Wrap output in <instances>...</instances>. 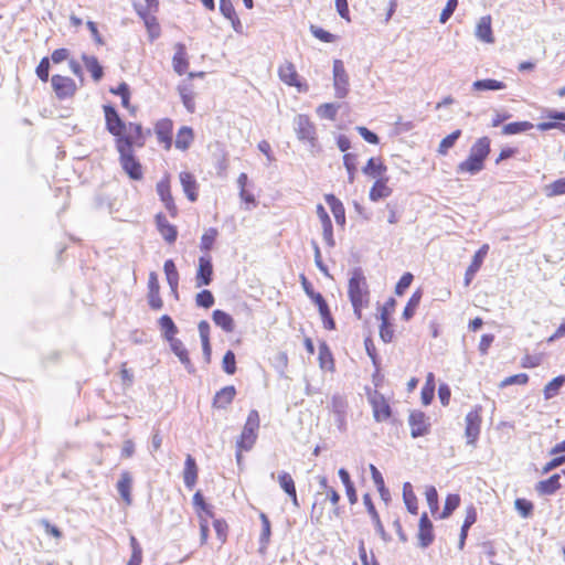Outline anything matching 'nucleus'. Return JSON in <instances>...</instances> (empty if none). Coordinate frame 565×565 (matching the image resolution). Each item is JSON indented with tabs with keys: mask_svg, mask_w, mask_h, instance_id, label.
<instances>
[{
	"mask_svg": "<svg viewBox=\"0 0 565 565\" xmlns=\"http://www.w3.org/2000/svg\"><path fill=\"white\" fill-rule=\"evenodd\" d=\"M333 86L337 98H344L349 93V75L341 60L333 61Z\"/></svg>",
	"mask_w": 565,
	"mask_h": 565,
	"instance_id": "6e6552de",
	"label": "nucleus"
},
{
	"mask_svg": "<svg viewBox=\"0 0 565 565\" xmlns=\"http://www.w3.org/2000/svg\"><path fill=\"white\" fill-rule=\"evenodd\" d=\"M488 250H489V245L488 244H483L473 255L472 257V260L470 263V265L468 266V268L466 269V273H465V286L468 287L473 277L476 276V274L478 273V270L481 268L483 262H484V258L488 254Z\"/></svg>",
	"mask_w": 565,
	"mask_h": 565,
	"instance_id": "f3484780",
	"label": "nucleus"
},
{
	"mask_svg": "<svg viewBox=\"0 0 565 565\" xmlns=\"http://www.w3.org/2000/svg\"><path fill=\"white\" fill-rule=\"evenodd\" d=\"M130 134L126 132V137L129 140L130 148H143L145 147V129L139 122H128Z\"/></svg>",
	"mask_w": 565,
	"mask_h": 565,
	"instance_id": "72a5a7b5",
	"label": "nucleus"
},
{
	"mask_svg": "<svg viewBox=\"0 0 565 565\" xmlns=\"http://www.w3.org/2000/svg\"><path fill=\"white\" fill-rule=\"evenodd\" d=\"M163 271L167 277L168 285L179 284V271L173 259H167L163 264Z\"/></svg>",
	"mask_w": 565,
	"mask_h": 565,
	"instance_id": "e2e57ef3",
	"label": "nucleus"
},
{
	"mask_svg": "<svg viewBox=\"0 0 565 565\" xmlns=\"http://www.w3.org/2000/svg\"><path fill=\"white\" fill-rule=\"evenodd\" d=\"M403 499L407 511L416 515L418 513L417 498L409 482H405L403 486Z\"/></svg>",
	"mask_w": 565,
	"mask_h": 565,
	"instance_id": "c03bdc74",
	"label": "nucleus"
},
{
	"mask_svg": "<svg viewBox=\"0 0 565 565\" xmlns=\"http://www.w3.org/2000/svg\"><path fill=\"white\" fill-rule=\"evenodd\" d=\"M544 193L547 198H554L565 194V177L559 178L552 183L545 185Z\"/></svg>",
	"mask_w": 565,
	"mask_h": 565,
	"instance_id": "4d7b16f0",
	"label": "nucleus"
},
{
	"mask_svg": "<svg viewBox=\"0 0 565 565\" xmlns=\"http://www.w3.org/2000/svg\"><path fill=\"white\" fill-rule=\"evenodd\" d=\"M157 231L168 244L175 243L178 238V227L171 224L162 212L154 216Z\"/></svg>",
	"mask_w": 565,
	"mask_h": 565,
	"instance_id": "dca6fc26",
	"label": "nucleus"
},
{
	"mask_svg": "<svg viewBox=\"0 0 565 565\" xmlns=\"http://www.w3.org/2000/svg\"><path fill=\"white\" fill-rule=\"evenodd\" d=\"M236 393L237 392L234 385L224 386L215 393L212 401V407L216 409H226L227 406L233 403Z\"/></svg>",
	"mask_w": 565,
	"mask_h": 565,
	"instance_id": "412c9836",
	"label": "nucleus"
},
{
	"mask_svg": "<svg viewBox=\"0 0 565 565\" xmlns=\"http://www.w3.org/2000/svg\"><path fill=\"white\" fill-rule=\"evenodd\" d=\"M222 369L223 371L228 374L233 375L237 371L236 366V355L232 350H227L222 359Z\"/></svg>",
	"mask_w": 565,
	"mask_h": 565,
	"instance_id": "052dcab7",
	"label": "nucleus"
},
{
	"mask_svg": "<svg viewBox=\"0 0 565 565\" xmlns=\"http://www.w3.org/2000/svg\"><path fill=\"white\" fill-rule=\"evenodd\" d=\"M213 281V264L210 255L199 257V266L195 275L196 287L209 286Z\"/></svg>",
	"mask_w": 565,
	"mask_h": 565,
	"instance_id": "f8f14e48",
	"label": "nucleus"
},
{
	"mask_svg": "<svg viewBox=\"0 0 565 565\" xmlns=\"http://www.w3.org/2000/svg\"><path fill=\"white\" fill-rule=\"evenodd\" d=\"M469 152L484 163L491 152V139L488 136L478 138L471 146Z\"/></svg>",
	"mask_w": 565,
	"mask_h": 565,
	"instance_id": "e433bc0d",
	"label": "nucleus"
},
{
	"mask_svg": "<svg viewBox=\"0 0 565 565\" xmlns=\"http://www.w3.org/2000/svg\"><path fill=\"white\" fill-rule=\"evenodd\" d=\"M363 503L366 508L367 513L370 514L372 522L374 524L376 533L381 536L384 542H390L392 540L391 535L385 531L383 523L381 521L380 514L373 503L372 497L370 493L363 494Z\"/></svg>",
	"mask_w": 565,
	"mask_h": 565,
	"instance_id": "4468645a",
	"label": "nucleus"
},
{
	"mask_svg": "<svg viewBox=\"0 0 565 565\" xmlns=\"http://www.w3.org/2000/svg\"><path fill=\"white\" fill-rule=\"evenodd\" d=\"M356 158L355 153H344L343 156V166L348 172V181L349 183H353L356 173Z\"/></svg>",
	"mask_w": 565,
	"mask_h": 565,
	"instance_id": "bf43d9fd",
	"label": "nucleus"
},
{
	"mask_svg": "<svg viewBox=\"0 0 565 565\" xmlns=\"http://www.w3.org/2000/svg\"><path fill=\"white\" fill-rule=\"evenodd\" d=\"M387 177L379 178L375 180L369 193V198L372 202H379L380 200L388 198L392 194L393 190L387 185Z\"/></svg>",
	"mask_w": 565,
	"mask_h": 565,
	"instance_id": "c756f323",
	"label": "nucleus"
},
{
	"mask_svg": "<svg viewBox=\"0 0 565 565\" xmlns=\"http://www.w3.org/2000/svg\"><path fill=\"white\" fill-rule=\"evenodd\" d=\"M158 324L164 340L172 342L178 339L175 334L179 332V329L169 315L161 316L158 320Z\"/></svg>",
	"mask_w": 565,
	"mask_h": 565,
	"instance_id": "473e14b6",
	"label": "nucleus"
},
{
	"mask_svg": "<svg viewBox=\"0 0 565 565\" xmlns=\"http://www.w3.org/2000/svg\"><path fill=\"white\" fill-rule=\"evenodd\" d=\"M106 130L115 137V147L129 142L126 137L127 122L121 118L116 106L113 104L103 105Z\"/></svg>",
	"mask_w": 565,
	"mask_h": 565,
	"instance_id": "f257e3e1",
	"label": "nucleus"
},
{
	"mask_svg": "<svg viewBox=\"0 0 565 565\" xmlns=\"http://www.w3.org/2000/svg\"><path fill=\"white\" fill-rule=\"evenodd\" d=\"M51 85L60 100L73 97L77 90V85L73 78L58 74L52 76Z\"/></svg>",
	"mask_w": 565,
	"mask_h": 565,
	"instance_id": "0eeeda50",
	"label": "nucleus"
},
{
	"mask_svg": "<svg viewBox=\"0 0 565 565\" xmlns=\"http://www.w3.org/2000/svg\"><path fill=\"white\" fill-rule=\"evenodd\" d=\"M192 504L200 521L207 520V518L214 519V507L206 502L203 493L200 490L193 494Z\"/></svg>",
	"mask_w": 565,
	"mask_h": 565,
	"instance_id": "4be33fe9",
	"label": "nucleus"
},
{
	"mask_svg": "<svg viewBox=\"0 0 565 565\" xmlns=\"http://www.w3.org/2000/svg\"><path fill=\"white\" fill-rule=\"evenodd\" d=\"M422 297L423 290L420 288H418L412 294L402 313V318L405 321H409L415 316V312L420 303Z\"/></svg>",
	"mask_w": 565,
	"mask_h": 565,
	"instance_id": "79ce46f5",
	"label": "nucleus"
},
{
	"mask_svg": "<svg viewBox=\"0 0 565 565\" xmlns=\"http://www.w3.org/2000/svg\"><path fill=\"white\" fill-rule=\"evenodd\" d=\"M533 127H534L533 124L530 121H526V120L513 121V122L503 125L502 135H505V136L519 135V134L529 131Z\"/></svg>",
	"mask_w": 565,
	"mask_h": 565,
	"instance_id": "de8ad7c7",
	"label": "nucleus"
},
{
	"mask_svg": "<svg viewBox=\"0 0 565 565\" xmlns=\"http://www.w3.org/2000/svg\"><path fill=\"white\" fill-rule=\"evenodd\" d=\"M373 417L376 423H383L392 417V407L382 394H375L370 398Z\"/></svg>",
	"mask_w": 565,
	"mask_h": 565,
	"instance_id": "ddd939ff",
	"label": "nucleus"
},
{
	"mask_svg": "<svg viewBox=\"0 0 565 565\" xmlns=\"http://www.w3.org/2000/svg\"><path fill=\"white\" fill-rule=\"evenodd\" d=\"M179 179L186 199L190 202H195L199 198V184L195 177L189 171H182Z\"/></svg>",
	"mask_w": 565,
	"mask_h": 565,
	"instance_id": "6ab92c4d",
	"label": "nucleus"
},
{
	"mask_svg": "<svg viewBox=\"0 0 565 565\" xmlns=\"http://www.w3.org/2000/svg\"><path fill=\"white\" fill-rule=\"evenodd\" d=\"M169 344H170L171 351L178 356L179 361L181 362V364H183V366L185 367L188 373L194 374L195 367H194L193 363L191 362V359L189 356V351L184 347L183 342L180 339H177L172 342H169Z\"/></svg>",
	"mask_w": 565,
	"mask_h": 565,
	"instance_id": "b1692460",
	"label": "nucleus"
},
{
	"mask_svg": "<svg viewBox=\"0 0 565 565\" xmlns=\"http://www.w3.org/2000/svg\"><path fill=\"white\" fill-rule=\"evenodd\" d=\"M294 130L299 141L308 143L311 150L319 146L316 125L308 115L299 114L295 117Z\"/></svg>",
	"mask_w": 565,
	"mask_h": 565,
	"instance_id": "7ed1b4c3",
	"label": "nucleus"
},
{
	"mask_svg": "<svg viewBox=\"0 0 565 565\" xmlns=\"http://www.w3.org/2000/svg\"><path fill=\"white\" fill-rule=\"evenodd\" d=\"M408 425L411 427L412 438H419L430 433V418L422 411H412L408 416Z\"/></svg>",
	"mask_w": 565,
	"mask_h": 565,
	"instance_id": "423d86ee",
	"label": "nucleus"
},
{
	"mask_svg": "<svg viewBox=\"0 0 565 565\" xmlns=\"http://www.w3.org/2000/svg\"><path fill=\"white\" fill-rule=\"evenodd\" d=\"M199 468L193 456L186 455L183 469V481L188 489H193L198 481Z\"/></svg>",
	"mask_w": 565,
	"mask_h": 565,
	"instance_id": "5701e85b",
	"label": "nucleus"
},
{
	"mask_svg": "<svg viewBox=\"0 0 565 565\" xmlns=\"http://www.w3.org/2000/svg\"><path fill=\"white\" fill-rule=\"evenodd\" d=\"M504 88H507L504 82L493 78L477 79L472 83V89L476 92L501 90Z\"/></svg>",
	"mask_w": 565,
	"mask_h": 565,
	"instance_id": "37998d69",
	"label": "nucleus"
},
{
	"mask_svg": "<svg viewBox=\"0 0 565 565\" xmlns=\"http://www.w3.org/2000/svg\"><path fill=\"white\" fill-rule=\"evenodd\" d=\"M258 428L259 414L256 409H252L248 413L243 430L236 440V448L249 451L256 443Z\"/></svg>",
	"mask_w": 565,
	"mask_h": 565,
	"instance_id": "20e7f679",
	"label": "nucleus"
},
{
	"mask_svg": "<svg viewBox=\"0 0 565 565\" xmlns=\"http://www.w3.org/2000/svg\"><path fill=\"white\" fill-rule=\"evenodd\" d=\"M317 215L322 225V235L328 247L332 248L335 246V241L333 237V224L330 215L326 211L322 204L317 205Z\"/></svg>",
	"mask_w": 565,
	"mask_h": 565,
	"instance_id": "a211bd4d",
	"label": "nucleus"
},
{
	"mask_svg": "<svg viewBox=\"0 0 565 565\" xmlns=\"http://www.w3.org/2000/svg\"><path fill=\"white\" fill-rule=\"evenodd\" d=\"M339 108V104L326 103L318 106L316 111L321 119L335 120Z\"/></svg>",
	"mask_w": 565,
	"mask_h": 565,
	"instance_id": "5fc2aeb1",
	"label": "nucleus"
},
{
	"mask_svg": "<svg viewBox=\"0 0 565 565\" xmlns=\"http://www.w3.org/2000/svg\"><path fill=\"white\" fill-rule=\"evenodd\" d=\"M413 280H414V275L412 273H409V271L404 273L401 276L399 280L395 285V290H394L395 294L397 296H403L406 292V290L409 288V286L412 285Z\"/></svg>",
	"mask_w": 565,
	"mask_h": 565,
	"instance_id": "338daca9",
	"label": "nucleus"
},
{
	"mask_svg": "<svg viewBox=\"0 0 565 565\" xmlns=\"http://www.w3.org/2000/svg\"><path fill=\"white\" fill-rule=\"evenodd\" d=\"M348 296L350 302L369 301V286L361 267H354L351 271V277L348 285Z\"/></svg>",
	"mask_w": 565,
	"mask_h": 565,
	"instance_id": "39448f33",
	"label": "nucleus"
},
{
	"mask_svg": "<svg viewBox=\"0 0 565 565\" xmlns=\"http://www.w3.org/2000/svg\"><path fill=\"white\" fill-rule=\"evenodd\" d=\"M194 140V131L189 126H182L177 134L174 146L177 149L185 151Z\"/></svg>",
	"mask_w": 565,
	"mask_h": 565,
	"instance_id": "ea45409f",
	"label": "nucleus"
},
{
	"mask_svg": "<svg viewBox=\"0 0 565 565\" xmlns=\"http://www.w3.org/2000/svg\"><path fill=\"white\" fill-rule=\"evenodd\" d=\"M134 478L127 470L120 473V478L117 481L116 489L120 494L121 499L129 505L132 502L131 488Z\"/></svg>",
	"mask_w": 565,
	"mask_h": 565,
	"instance_id": "bb28decb",
	"label": "nucleus"
},
{
	"mask_svg": "<svg viewBox=\"0 0 565 565\" xmlns=\"http://www.w3.org/2000/svg\"><path fill=\"white\" fill-rule=\"evenodd\" d=\"M484 169V163L479 160L477 157H475L473 154H471L469 152L468 157L466 160L461 161L458 166H457V173H469L471 175H476L478 174L480 171H482Z\"/></svg>",
	"mask_w": 565,
	"mask_h": 565,
	"instance_id": "2f4dec72",
	"label": "nucleus"
},
{
	"mask_svg": "<svg viewBox=\"0 0 565 565\" xmlns=\"http://www.w3.org/2000/svg\"><path fill=\"white\" fill-rule=\"evenodd\" d=\"M477 510L473 505H469L466 511V518L460 529L458 548L460 551L463 550L466 545V540L468 537V532L470 527L477 522Z\"/></svg>",
	"mask_w": 565,
	"mask_h": 565,
	"instance_id": "cd10ccee",
	"label": "nucleus"
},
{
	"mask_svg": "<svg viewBox=\"0 0 565 565\" xmlns=\"http://www.w3.org/2000/svg\"><path fill=\"white\" fill-rule=\"evenodd\" d=\"M565 385V375L561 374L552 379L544 387L543 394L545 399H551L559 394L561 388Z\"/></svg>",
	"mask_w": 565,
	"mask_h": 565,
	"instance_id": "a18cd8bd",
	"label": "nucleus"
},
{
	"mask_svg": "<svg viewBox=\"0 0 565 565\" xmlns=\"http://www.w3.org/2000/svg\"><path fill=\"white\" fill-rule=\"evenodd\" d=\"M129 545L131 548V555L127 562V565H141L143 558L142 547L135 535H130Z\"/></svg>",
	"mask_w": 565,
	"mask_h": 565,
	"instance_id": "603ef678",
	"label": "nucleus"
},
{
	"mask_svg": "<svg viewBox=\"0 0 565 565\" xmlns=\"http://www.w3.org/2000/svg\"><path fill=\"white\" fill-rule=\"evenodd\" d=\"M310 33L318 40H320L321 42H324V43H332L337 40V35L335 34H332L331 32L324 30L323 28L321 26H318V25H315V24H311L310 28Z\"/></svg>",
	"mask_w": 565,
	"mask_h": 565,
	"instance_id": "0e129e2a",
	"label": "nucleus"
},
{
	"mask_svg": "<svg viewBox=\"0 0 565 565\" xmlns=\"http://www.w3.org/2000/svg\"><path fill=\"white\" fill-rule=\"evenodd\" d=\"M324 201L329 205V207L334 216L335 223L339 226L344 227V225H345V209H344L343 203L333 193L326 194Z\"/></svg>",
	"mask_w": 565,
	"mask_h": 565,
	"instance_id": "393cba45",
	"label": "nucleus"
},
{
	"mask_svg": "<svg viewBox=\"0 0 565 565\" xmlns=\"http://www.w3.org/2000/svg\"><path fill=\"white\" fill-rule=\"evenodd\" d=\"M459 505L460 495L457 493H449L445 500L444 509L441 513L438 515V518L448 519Z\"/></svg>",
	"mask_w": 565,
	"mask_h": 565,
	"instance_id": "864d4df0",
	"label": "nucleus"
},
{
	"mask_svg": "<svg viewBox=\"0 0 565 565\" xmlns=\"http://www.w3.org/2000/svg\"><path fill=\"white\" fill-rule=\"evenodd\" d=\"M195 303L200 308L209 309L215 303L214 295L209 289H202L195 296Z\"/></svg>",
	"mask_w": 565,
	"mask_h": 565,
	"instance_id": "13d9d810",
	"label": "nucleus"
},
{
	"mask_svg": "<svg viewBox=\"0 0 565 565\" xmlns=\"http://www.w3.org/2000/svg\"><path fill=\"white\" fill-rule=\"evenodd\" d=\"M212 320L215 323V326L221 328L226 333H231L235 329V321L233 317L222 309L213 310Z\"/></svg>",
	"mask_w": 565,
	"mask_h": 565,
	"instance_id": "f704fd0d",
	"label": "nucleus"
},
{
	"mask_svg": "<svg viewBox=\"0 0 565 565\" xmlns=\"http://www.w3.org/2000/svg\"><path fill=\"white\" fill-rule=\"evenodd\" d=\"M364 347H365L366 354L371 359L372 364H373V366L375 369V373L373 375V377H375V375L377 373H380V370H381V359H380V356L377 354L375 344H374L373 339L371 337H366L364 339Z\"/></svg>",
	"mask_w": 565,
	"mask_h": 565,
	"instance_id": "3c124183",
	"label": "nucleus"
},
{
	"mask_svg": "<svg viewBox=\"0 0 565 565\" xmlns=\"http://www.w3.org/2000/svg\"><path fill=\"white\" fill-rule=\"evenodd\" d=\"M387 171V167L377 158H370L366 164L362 168V172L374 179L384 178L383 174Z\"/></svg>",
	"mask_w": 565,
	"mask_h": 565,
	"instance_id": "58836bf2",
	"label": "nucleus"
},
{
	"mask_svg": "<svg viewBox=\"0 0 565 565\" xmlns=\"http://www.w3.org/2000/svg\"><path fill=\"white\" fill-rule=\"evenodd\" d=\"M51 60L49 56L41 58L40 63L35 68V74L40 81L46 83L50 78Z\"/></svg>",
	"mask_w": 565,
	"mask_h": 565,
	"instance_id": "69168bd1",
	"label": "nucleus"
},
{
	"mask_svg": "<svg viewBox=\"0 0 565 565\" xmlns=\"http://www.w3.org/2000/svg\"><path fill=\"white\" fill-rule=\"evenodd\" d=\"M514 508L518 511V513L524 519H529L533 515L534 504L532 501L525 498L515 499Z\"/></svg>",
	"mask_w": 565,
	"mask_h": 565,
	"instance_id": "6e6d98bb",
	"label": "nucleus"
},
{
	"mask_svg": "<svg viewBox=\"0 0 565 565\" xmlns=\"http://www.w3.org/2000/svg\"><path fill=\"white\" fill-rule=\"evenodd\" d=\"M116 150L119 154V163L124 172L134 181L143 178L142 166L135 154V148H130L129 142L118 145Z\"/></svg>",
	"mask_w": 565,
	"mask_h": 565,
	"instance_id": "f03ea898",
	"label": "nucleus"
},
{
	"mask_svg": "<svg viewBox=\"0 0 565 565\" xmlns=\"http://www.w3.org/2000/svg\"><path fill=\"white\" fill-rule=\"evenodd\" d=\"M82 61L94 82H99L103 79L105 75L104 67L96 56L83 53Z\"/></svg>",
	"mask_w": 565,
	"mask_h": 565,
	"instance_id": "7c9ffc66",
	"label": "nucleus"
},
{
	"mask_svg": "<svg viewBox=\"0 0 565 565\" xmlns=\"http://www.w3.org/2000/svg\"><path fill=\"white\" fill-rule=\"evenodd\" d=\"M178 92L182 100V104L184 108L188 110V113H195L194 93L192 88L188 85H179Z\"/></svg>",
	"mask_w": 565,
	"mask_h": 565,
	"instance_id": "49530a36",
	"label": "nucleus"
},
{
	"mask_svg": "<svg viewBox=\"0 0 565 565\" xmlns=\"http://www.w3.org/2000/svg\"><path fill=\"white\" fill-rule=\"evenodd\" d=\"M218 236V231L215 227L207 228L201 236L200 249L204 255H209L212 250L214 243Z\"/></svg>",
	"mask_w": 565,
	"mask_h": 565,
	"instance_id": "09e8293b",
	"label": "nucleus"
},
{
	"mask_svg": "<svg viewBox=\"0 0 565 565\" xmlns=\"http://www.w3.org/2000/svg\"><path fill=\"white\" fill-rule=\"evenodd\" d=\"M157 193L163 203L164 207L169 212L171 217H175L178 215V207L174 203L171 186H170V177L166 174L158 183H157Z\"/></svg>",
	"mask_w": 565,
	"mask_h": 565,
	"instance_id": "1a4fd4ad",
	"label": "nucleus"
},
{
	"mask_svg": "<svg viewBox=\"0 0 565 565\" xmlns=\"http://www.w3.org/2000/svg\"><path fill=\"white\" fill-rule=\"evenodd\" d=\"M277 481L285 493H290L291 490L296 489L292 477L286 471H280L278 473Z\"/></svg>",
	"mask_w": 565,
	"mask_h": 565,
	"instance_id": "774afa93",
	"label": "nucleus"
},
{
	"mask_svg": "<svg viewBox=\"0 0 565 565\" xmlns=\"http://www.w3.org/2000/svg\"><path fill=\"white\" fill-rule=\"evenodd\" d=\"M491 15H483L477 23L476 36L478 40L484 43H493L494 36L492 31Z\"/></svg>",
	"mask_w": 565,
	"mask_h": 565,
	"instance_id": "c85d7f7f",
	"label": "nucleus"
},
{
	"mask_svg": "<svg viewBox=\"0 0 565 565\" xmlns=\"http://www.w3.org/2000/svg\"><path fill=\"white\" fill-rule=\"evenodd\" d=\"M259 519H260V522H262V532H260V535H259V548H258V552L260 554H265L266 550L268 547L269 541H270L271 524H270L269 518L264 512L259 513Z\"/></svg>",
	"mask_w": 565,
	"mask_h": 565,
	"instance_id": "4c0bfd02",
	"label": "nucleus"
},
{
	"mask_svg": "<svg viewBox=\"0 0 565 565\" xmlns=\"http://www.w3.org/2000/svg\"><path fill=\"white\" fill-rule=\"evenodd\" d=\"M559 480L561 473H554L550 478L539 481L535 490L541 495H553L562 488Z\"/></svg>",
	"mask_w": 565,
	"mask_h": 565,
	"instance_id": "a878e982",
	"label": "nucleus"
},
{
	"mask_svg": "<svg viewBox=\"0 0 565 565\" xmlns=\"http://www.w3.org/2000/svg\"><path fill=\"white\" fill-rule=\"evenodd\" d=\"M172 67L178 75H183L189 68V57L185 44L178 42L174 44V54L172 57Z\"/></svg>",
	"mask_w": 565,
	"mask_h": 565,
	"instance_id": "aec40b11",
	"label": "nucleus"
},
{
	"mask_svg": "<svg viewBox=\"0 0 565 565\" xmlns=\"http://www.w3.org/2000/svg\"><path fill=\"white\" fill-rule=\"evenodd\" d=\"M417 537L418 546L423 550L429 547L434 543V524L426 512H424L419 518Z\"/></svg>",
	"mask_w": 565,
	"mask_h": 565,
	"instance_id": "9b49d317",
	"label": "nucleus"
},
{
	"mask_svg": "<svg viewBox=\"0 0 565 565\" xmlns=\"http://www.w3.org/2000/svg\"><path fill=\"white\" fill-rule=\"evenodd\" d=\"M319 365L322 370L333 371L334 369V359L332 352L326 341H320L319 343Z\"/></svg>",
	"mask_w": 565,
	"mask_h": 565,
	"instance_id": "a19ab883",
	"label": "nucleus"
},
{
	"mask_svg": "<svg viewBox=\"0 0 565 565\" xmlns=\"http://www.w3.org/2000/svg\"><path fill=\"white\" fill-rule=\"evenodd\" d=\"M278 76L281 82L287 84L288 86H299V75L296 71L295 65L291 62H286L280 65L278 68Z\"/></svg>",
	"mask_w": 565,
	"mask_h": 565,
	"instance_id": "c9c22d12",
	"label": "nucleus"
},
{
	"mask_svg": "<svg viewBox=\"0 0 565 565\" xmlns=\"http://www.w3.org/2000/svg\"><path fill=\"white\" fill-rule=\"evenodd\" d=\"M426 501L433 515L439 510V497L437 489L434 486H429L425 491Z\"/></svg>",
	"mask_w": 565,
	"mask_h": 565,
	"instance_id": "680f3d73",
	"label": "nucleus"
},
{
	"mask_svg": "<svg viewBox=\"0 0 565 565\" xmlns=\"http://www.w3.org/2000/svg\"><path fill=\"white\" fill-rule=\"evenodd\" d=\"M480 412L481 406H478L466 415L465 435L467 437L468 445H475L479 438L481 425Z\"/></svg>",
	"mask_w": 565,
	"mask_h": 565,
	"instance_id": "9d476101",
	"label": "nucleus"
},
{
	"mask_svg": "<svg viewBox=\"0 0 565 565\" xmlns=\"http://www.w3.org/2000/svg\"><path fill=\"white\" fill-rule=\"evenodd\" d=\"M461 135L462 131L460 129H456L451 134L443 138L437 150L438 153L441 156H446L448 151L456 145L457 140L461 137Z\"/></svg>",
	"mask_w": 565,
	"mask_h": 565,
	"instance_id": "8fccbe9b",
	"label": "nucleus"
},
{
	"mask_svg": "<svg viewBox=\"0 0 565 565\" xmlns=\"http://www.w3.org/2000/svg\"><path fill=\"white\" fill-rule=\"evenodd\" d=\"M172 132L173 121L170 118H162L156 122L154 134L158 141L163 143L167 150H170L173 143Z\"/></svg>",
	"mask_w": 565,
	"mask_h": 565,
	"instance_id": "2eb2a0df",
	"label": "nucleus"
}]
</instances>
